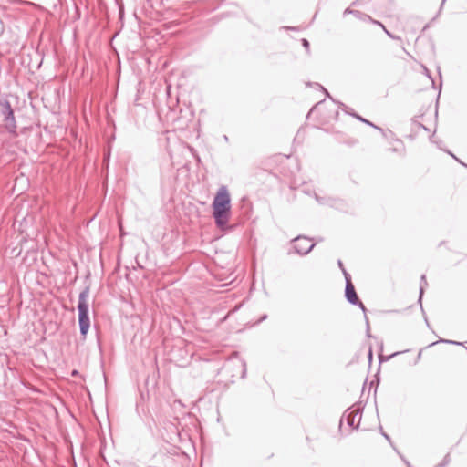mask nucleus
Listing matches in <instances>:
<instances>
[{
  "label": "nucleus",
  "mask_w": 467,
  "mask_h": 467,
  "mask_svg": "<svg viewBox=\"0 0 467 467\" xmlns=\"http://www.w3.org/2000/svg\"><path fill=\"white\" fill-rule=\"evenodd\" d=\"M212 205L216 225L221 230H224L231 215V197L226 186L223 185L219 188Z\"/></svg>",
  "instance_id": "obj_1"
},
{
  "label": "nucleus",
  "mask_w": 467,
  "mask_h": 467,
  "mask_svg": "<svg viewBox=\"0 0 467 467\" xmlns=\"http://www.w3.org/2000/svg\"><path fill=\"white\" fill-rule=\"evenodd\" d=\"M89 296V286H86L78 296V324L80 335L83 339H86L87 334L90 327V320L88 316V298Z\"/></svg>",
  "instance_id": "obj_2"
},
{
  "label": "nucleus",
  "mask_w": 467,
  "mask_h": 467,
  "mask_svg": "<svg viewBox=\"0 0 467 467\" xmlns=\"http://www.w3.org/2000/svg\"><path fill=\"white\" fill-rule=\"evenodd\" d=\"M0 114L4 118L7 131L13 135H16V122L14 110L7 99H0Z\"/></svg>",
  "instance_id": "obj_3"
},
{
  "label": "nucleus",
  "mask_w": 467,
  "mask_h": 467,
  "mask_svg": "<svg viewBox=\"0 0 467 467\" xmlns=\"http://www.w3.org/2000/svg\"><path fill=\"white\" fill-rule=\"evenodd\" d=\"M293 249L295 253L300 255H306L312 251L315 247V244L311 243V240L306 236H297L293 239Z\"/></svg>",
  "instance_id": "obj_4"
},
{
  "label": "nucleus",
  "mask_w": 467,
  "mask_h": 467,
  "mask_svg": "<svg viewBox=\"0 0 467 467\" xmlns=\"http://www.w3.org/2000/svg\"><path fill=\"white\" fill-rule=\"evenodd\" d=\"M343 417L346 418L349 427L358 429L361 420V409L359 407L349 408L345 411Z\"/></svg>",
  "instance_id": "obj_5"
},
{
  "label": "nucleus",
  "mask_w": 467,
  "mask_h": 467,
  "mask_svg": "<svg viewBox=\"0 0 467 467\" xmlns=\"http://www.w3.org/2000/svg\"><path fill=\"white\" fill-rule=\"evenodd\" d=\"M344 277L346 280L345 296L351 305H357V303H359V298L351 282L350 275L347 270H344Z\"/></svg>",
  "instance_id": "obj_6"
},
{
  "label": "nucleus",
  "mask_w": 467,
  "mask_h": 467,
  "mask_svg": "<svg viewBox=\"0 0 467 467\" xmlns=\"http://www.w3.org/2000/svg\"><path fill=\"white\" fill-rule=\"evenodd\" d=\"M339 105H340L339 107H340L343 110H345L348 114L351 115L352 117H354V118H355V119H357L358 120H359V121H361V122H363V123H365V124H367V125H368V126H370V127H372V128H374V129H379V126H377V125H375L374 123H372L371 121H369V120H368V119H364L363 117L359 116V115H358V114H357L356 112H350V111H348V108H347L343 103H340Z\"/></svg>",
  "instance_id": "obj_7"
},
{
  "label": "nucleus",
  "mask_w": 467,
  "mask_h": 467,
  "mask_svg": "<svg viewBox=\"0 0 467 467\" xmlns=\"http://www.w3.org/2000/svg\"><path fill=\"white\" fill-rule=\"evenodd\" d=\"M392 146L389 148V150L395 153H399L400 155L405 154V145L402 140L399 139H393V142H390Z\"/></svg>",
  "instance_id": "obj_8"
},
{
  "label": "nucleus",
  "mask_w": 467,
  "mask_h": 467,
  "mask_svg": "<svg viewBox=\"0 0 467 467\" xmlns=\"http://www.w3.org/2000/svg\"><path fill=\"white\" fill-rule=\"evenodd\" d=\"M428 284H427V280H426V275H422L420 277V297H419V302L420 304H421V297H422L423 291H424V286H426Z\"/></svg>",
  "instance_id": "obj_9"
},
{
  "label": "nucleus",
  "mask_w": 467,
  "mask_h": 467,
  "mask_svg": "<svg viewBox=\"0 0 467 467\" xmlns=\"http://www.w3.org/2000/svg\"><path fill=\"white\" fill-rule=\"evenodd\" d=\"M373 23H374V24H377V25H379V26H380L383 28L384 32L387 34V36H388L389 37H390V38H392V39H400L399 36H396L395 35H393V34H391L390 32H389V31L386 29V27L384 26V25H383V24H381L380 22L376 21V20H373Z\"/></svg>",
  "instance_id": "obj_10"
},
{
  "label": "nucleus",
  "mask_w": 467,
  "mask_h": 467,
  "mask_svg": "<svg viewBox=\"0 0 467 467\" xmlns=\"http://www.w3.org/2000/svg\"><path fill=\"white\" fill-rule=\"evenodd\" d=\"M377 130H379L382 133L384 138H386V139H392L393 140L394 134H393V132L391 130H384L380 127H379V129H377Z\"/></svg>",
  "instance_id": "obj_11"
},
{
  "label": "nucleus",
  "mask_w": 467,
  "mask_h": 467,
  "mask_svg": "<svg viewBox=\"0 0 467 467\" xmlns=\"http://www.w3.org/2000/svg\"><path fill=\"white\" fill-rule=\"evenodd\" d=\"M451 462L450 454H446L443 460L436 467H446Z\"/></svg>",
  "instance_id": "obj_12"
},
{
  "label": "nucleus",
  "mask_w": 467,
  "mask_h": 467,
  "mask_svg": "<svg viewBox=\"0 0 467 467\" xmlns=\"http://www.w3.org/2000/svg\"><path fill=\"white\" fill-rule=\"evenodd\" d=\"M445 343V344H451V345H463V343H461V342H458V341H453V340H449V339H440L439 341H437V343ZM436 342L431 344V346L432 345H435Z\"/></svg>",
  "instance_id": "obj_13"
},
{
  "label": "nucleus",
  "mask_w": 467,
  "mask_h": 467,
  "mask_svg": "<svg viewBox=\"0 0 467 467\" xmlns=\"http://www.w3.org/2000/svg\"><path fill=\"white\" fill-rule=\"evenodd\" d=\"M365 319H366V325H367V329H366L367 337H371L368 318L367 317V316H365Z\"/></svg>",
  "instance_id": "obj_14"
},
{
  "label": "nucleus",
  "mask_w": 467,
  "mask_h": 467,
  "mask_svg": "<svg viewBox=\"0 0 467 467\" xmlns=\"http://www.w3.org/2000/svg\"><path fill=\"white\" fill-rule=\"evenodd\" d=\"M398 354H400V352L393 353L390 356H388L386 358H384L382 355H379V358L380 362H382L383 360H389V358H391L392 357H394Z\"/></svg>",
  "instance_id": "obj_15"
},
{
  "label": "nucleus",
  "mask_w": 467,
  "mask_h": 467,
  "mask_svg": "<svg viewBox=\"0 0 467 467\" xmlns=\"http://www.w3.org/2000/svg\"><path fill=\"white\" fill-rule=\"evenodd\" d=\"M241 366H242V375L241 377L242 378H244L245 377V374H246V368H245V363L244 361H241Z\"/></svg>",
  "instance_id": "obj_16"
},
{
  "label": "nucleus",
  "mask_w": 467,
  "mask_h": 467,
  "mask_svg": "<svg viewBox=\"0 0 467 467\" xmlns=\"http://www.w3.org/2000/svg\"><path fill=\"white\" fill-rule=\"evenodd\" d=\"M347 14H354V15H358L359 14L358 11H356V10H351L350 8H347L345 9L344 11V15H347Z\"/></svg>",
  "instance_id": "obj_17"
},
{
  "label": "nucleus",
  "mask_w": 467,
  "mask_h": 467,
  "mask_svg": "<svg viewBox=\"0 0 467 467\" xmlns=\"http://www.w3.org/2000/svg\"><path fill=\"white\" fill-rule=\"evenodd\" d=\"M423 68H424V73H425V75H426V76H427V77H428V78L432 81V83L434 84V81H433V79H432V78H431V73H430L429 69H428L427 67H424Z\"/></svg>",
  "instance_id": "obj_18"
},
{
  "label": "nucleus",
  "mask_w": 467,
  "mask_h": 467,
  "mask_svg": "<svg viewBox=\"0 0 467 467\" xmlns=\"http://www.w3.org/2000/svg\"><path fill=\"white\" fill-rule=\"evenodd\" d=\"M449 154L454 159L456 160L457 161H459L462 166L466 167L467 168V164L462 162L453 153L451 152H449Z\"/></svg>",
  "instance_id": "obj_19"
},
{
  "label": "nucleus",
  "mask_w": 467,
  "mask_h": 467,
  "mask_svg": "<svg viewBox=\"0 0 467 467\" xmlns=\"http://www.w3.org/2000/svg\"><path fill=\"white\" fill-rule=\"evenodd\" d=\"M302 45H303V46H304V47H305V48H306L307 50L309 49V42H308L306 39H305V38H303V39H302Z\"/></svg>",
  "instance_id": "obj_20"
},
{
  "label": "nucleus",
  "mask_w": 467,
  "mask_h": 467,
  "mask_svg": "<svg viewBox=\"0 0 467 467\" xmlns=\"http://www.w3.org/2000/svg\"><path fill=\"white\" fill-rule=\"evenodd\" d=\"M364 313L366 312V307L364 304L359 300V303H357V305Z\"/></svg>",
  "instance_id": "obj_21"
},
{
  "label": "nucleus",
  "mask_w": 467,
  "mask_h": 467,
  "mask_svg": "<svg viewBox=\"0 0 467 467\" xmlns=\"http://www.w3.org/2000/svg\"><path fill=\"white\" fill-rule=\"evenodd\" d=\"M368 361L371 362L372 359H373V352H372V348H369V350H368Z\"/></svg>",
  "instance_id": "obj_22"
},
{
  "label": "nucleus",
  "mask_w": 467,
  "mask_h": 467,
  "mask_svg": "<svg viewBox=\"0 0 467 467\" xmlns=\"http://www.w3.org/2000/svg\"><path fill=\"white\" fill-rule=\"evenodd\" d=\"M322 102H318L317 104H316L310 110L309 114L312 113L314 110L317 109L320 106H321Z\"/></svg>",
  "instance_id": "obj_23"
},
{
  "label": "nucleus",
  "mask_w": 467,
  "mask_h": 467,
  "mask_svg": "<svg viewBox=\"0 0 467 467\" xmlns=\"http://www.w3.org/2000/svg\"><path fill=\"white\" fill-rule=\"evenodd\" d=\"M337 265H338V267L341 269L342 273L344 274V270H346V269H345V267H344V265H343L342 261H341V260H338V261H337Z\"/></svg>",
  "instance_id": "obj_24"
},
{
  "label": "nucleus",
  "mask_w": 467,
  "mask_h": 467,
  "mask_svg": "<svg viewBox=\"0 0 467 467\" xmlns=\"http://www.w3.org/2000/svg\"><path fill=\"white\" fill-rule=\"evenodd\" d=\"M266 318H267V316H266V315H264V316L260 318L259 322H262L263 320H265Z\"/></svg>",
  "instance_id": "obj_25"
},
{
  "label": "nucleus",
  "mask_w": 467,
  "mask_h": 467,
  "mask_svg": "<svg viewBox=\"0 0 467 467\" xmlns=\"http://www.w3.org/2000/svg\"><path fill=\"white\" fill-rule=\"evenodd\" d=\"M403 461L405 462V463H406V465H407L408 467H411V466H410V463L408 461H406V460H404V459H403Z\"/></svg>",
  "instance_id": "obj_26"
},
{
  "label": "nucleus",
  "mask_w": 467,
  "mask_h": 467,
  "mask_svg": "<svg viewBox=\"0 0 467 467\" xmlns=\"http://www.w3.org/2000/svg\"><path fill=\"white\" fill-rule=\"evenodd\" d=\"M322 89L325 91L326 95H327V97H329L328 91H327V89H325L324 88H322Z\"/></svg>",
  "instance_id": "obj_27"
},
{
  "label": "nucleus",
  "mask_w": 467,
  "mask_h": 467,
  "mask_svg": "<svg viewBox=\"0 0 467 467\" xmlns=\"http://www.w3.org/2000/svg\"><path fill=\"white\" fill-rule=\"evenodd\" d=\"M420 128L424 129V130H427L426 127L420 123L418 124Z\"/></svg>",
  "instance_id": "obj_28"
},
{
  "label": "nucleus",
  "mask_w": 467,
  "mask_h": 467,
  "mask_svg": "<svg viewBox=\"0 0 467 467\" xmlns=\"http://www.w3.org/2000/svg\"><path fill=\"white\" fill-rule=\"evenodd\" d=\"M383 436H384L387 440H389V435H388V434L383 433Z\"/></svg>",
  "instance_id": "obj_29"
},
{
  "label": "nucleus",
  "mask_w": 467,
  "mask_h": 467,
  "mask_svg": "<svg viewBox=\"0 0 467 467\" xmlns=\"http://www.w3.org/2000/svg\"><path fill=\"white\" fill-rule=\"evenodd\" d=\"M445 2H446V0H442L441 5V8L443 6Z\"/></svg>",
  "instance_id": "obj_30"
},
{
  "label": "nucleus",
  "mask_w": 467,
  "mask_h": 467,
  "mask_svg": "<svg viewBox=\"0 0 467 467\" xmlns=\"http://www.w3.org/2000/svg\"><path fill=\"white\" fill-rule=\"evenodd\" d=\"M315 196H316L317 201H318V202H319V198H318V196H317V194H316Z\"/></svg>",
  "instance_id": "obj_31"
},
{
  "label": "nucleus",
  "mask_w": 467,
  "mask_h": 467,
  "mask_svg": "<svg viewBox=\"0 0 467 467\" xmlns=\"http://www.w3.org/2000/svg\"><path fill=\"white\" fill-rule=\"evenodd\" d=\"M133 467H140V466H139V465H137V464H133Z\"/></svg>",
  "instance_id": "obj_32"
}]
</instances>
